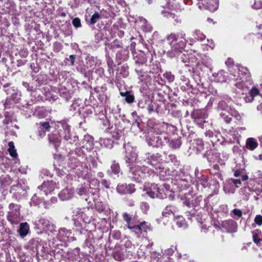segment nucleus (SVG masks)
<instances>
[{"mask_svg":"<svg viewBox=\"0 0 262 262\" xmlns=\"http://www.w3.org/2000/svg\"><path fill=\"white\" fill-rule=\"evenodd\" d=\"M181 202L185 209V213L188 220H191L195 216L197 212L196 208L204 203L205 206L207 204V199H204L202 195H196L193 192H189L181 195Z\"/></svg>","mask_w":262,"mask_h":262,"instance_id":"1","label":"nucleus"},{"mask_svg":"<svg viewBox=\"0 0 262 262\" xmlns=\"http://www.w3.org/2000/svg\"><path fill=\"white\" fill-rule=\"evenodd\" d=\"M184 33L175 34L171 33L166 36V39L170 46V49L164 50L166 55L170 58L178 56L184 51L186 45V40L185 38Z\"/></svg>","mask_w":262,"mask_h":262,"instance_id":"2","label":"nucleus"},{"mask_svg":"<svg viewBox=\"0 0 262 262\" xmlns=\"http://www.w3.org/2000/svg\"><path fill=\"white\" fill-rule=\"evenodd\" d=\"M170 127H172V126L165 123L156 125L154 127V129L157 135L151 134L146 137V141L147 144L157 148L164 146L165 142H166L165 133Z\"/></svg>","mask_w":262,"mask_h":262,"instance_id":"3","label":"nucleus"},{"mask_svg":"<svg viewBox=\"0 0 262 262\" xmlns=\"http://www.w3.org/2000/svg\"><path fill=\"white\" fill-rule=\"evenodd\" d=\"M128 167L129 168L127 174L128 178L136 182L140 183L146 176L150 175V170L144 165L141 166L135 164Z\"/></svg>","mask_w":262,"mask_h":262,"instance_id":"4","label":"nucleus"},{"mask_svg":"<svg viewBox=\"0 0 262 262\" xmlns=\"http://www.w3.org/2000/svg\"><path fill=\"white\" fill-rule=\"evenodd\" d=\"M162 157L159 153L146 152L141 157V163L150 165L162 172L164 168L161 165Z\"/></svg>","mask_w":262,"mask_h":262,"instance_id":"5","label":"nucleus"},{"mask_svg":"<svg viewBox=\"0 0 262 262\" xmlns=\"http://www.w3.org/2000/svg\"><path fill=\"white\" fill-rule=\"evenodd\" d=\"M28 186L23 180L18 181L17 184L12 185L10 189V192L12 194V197L17 201H19L24 198L27 194Z\"/></svg>","mask_w":262,"mask_h":262,"instance_id":"6","label":"nucleus"},{"mask_svg":"<svg viewBox=\"0 0 262 262\" xmlns=\"http://www.w3.org/2000/svg\"><path fill=\"white\" fill-rule=\"evenodd\" d=\"M10 83H6L3 85L4 90L8 96L6 99L5 105L7 107L13 103H17L20 100L21 93L15 87H11Z\"/></svg>","mask_w":262,"mask_h":262,"instance_id":"7","label":"nucleus"},{"mask_svg":"<svg viewBox=\"0 0 262 262\" xmlns=\"http://www.w3.org/2000/svg\"><path fill=\"white\" fill-rule=\"evenodd\" d=\"M124 148L125 162L127 164V167L135 165L138 157L136 149L131 146L129 143L124 144Z\"/></svg>","mask_w":262,"mask_h":262,"instance_id":"8","label":"nucleus"},{"mask_svg":"<svg viewBox=\"0 0 262 262\" xmlns=\"http://www.w3.org/2000/svg\"><path fill=\"white\" fill-rule=\"evenodd\" d=\"M61 127L63 129L62 136L63 138L69 143L73 144L78 141V137L71 132L70 126L65 120H62L60 122Z\"/></svg>","mask_w":262,"mask_h":262,"instance_id":"9","label":"nucleus"},{"mask_svg":"<svg viewBox=\"0 0 262 262\" xmlns=\"http://www.w3.org/2000/svg\"><path fill=\"white\" fill-rule=\"evenodd\" d=\"M165 137L166 142H165V145L167 144L168 147L173 150L180 148L182 143L181 137L175 135L169 137L166 132L165 133Z\"/></svg>","mask_w":262,"mask_h":262,"instance_id":"10","label":"nucleus"},{"mask_svg":"<svg viewBox=\"0 0 262 262\" xmlns=\"http://www.w3.org/2000/svg\"><path fill=\"white\" fill-rule=\"evenodd\" d=\"M218 114L221 118L226 123H230L232 121V117L235 118L237 120L241 119L239 113L235 108H232L230 111L227 110L223 112L218 113Z\"/></svg>","mask_w":262,"mask_h":262,"instance_id":"11","label":"nucleus"},{"mask_svg":"<svg viewBox=\"0 0 262 262\" xmlns=\"http://www.w3.org/2000/svg\"><path fill=\"white\" fill-rule=\"evenodd\" d=\"M197 4L199 8L201 9L204 8L211 12L216 11L219 7V0H198Z\"/></svg>","mask_w":262,"mask_h":262,"instance_id":"12","label":"nucleus"},{"mask_svg":"<svg viewBox=\"0 0 262 262\" xmlns=\"http://www.w3.org/2000/svg\"><path fill=\"white\" fill-rule=\"evenodd\" d=\"M99 239L98 238H95L93 233L89 231L88 233L87 238L85 240L84 246L87 247L89 249V252H94L95 249L98 247V244Z\"/></svg>","mask_w":262,"mask_h":262,"instance_id":"13","label":"nucleus"},{"mask_svg":"<svg viewBox=\"0 0 262 262\" xmlns=\"http://www.w3.org/2000/svg\"><path fill=\"white\" fill-rule=\"evenodd\" d=\"M203 157L206 158L208 162L210 164L215 162L219 163L221 165H225L220 158V154L214 150H207L204 154Z\"/></svg>","mask_w":262,"mask_h":262,"instance_id":"14","label":"nucleus"},{"mask_svg":"<svg viewBox=\"0 0 262 262\" xmlns=\"http://www.w3.org/2000/svg\"><path fill=\"white\" fill-rule=\"evenodd\" d=\"M233 100L228 96L225 97L223 99L221 100L217 104L216 111L217 113L223 112L228 110L230 111L231 109L233 108L232 106Z\"/></svg>","mask_w":262,"mask_h":262,"instance_id":"15","label":"nucleus"},{"mask_svg":"<svg viewBox=\"0 0 262 262\" xmlns=\"http://www.w3.org/2000/svg\"><path fill=\"white\" fill-rule=\"evenodd\" d=\"M39 127L38 129V132L36 136L31 135L30 138L33 139L40 140L44 137L46 135L47 132H49L51 126L49 122H40L39 123Z\"/></svg>","mask_w":262,"mask_h":262,"instance_id":"16","label":"nucleus"},{"mask_svg":"<svg viewBox=\"0 0 262 262\" xmlns=\"http://www.w3.org/2000/svg\"><path fill=\"white\" fill-rule=\"evenodd\" d=\"M135 186L133 184H119L117 185L116 190L121 194H132L136 191Z\"/></svg>","mask_w":262,"mask_h":262,"instance_id":"17","label":"nucleus"},{"mask_svg":"<svg viewBox=\"0 0 262 262\" xmlns=\"http://www.w3.org/2000/svg\"><path fill=\"white\" fill-rule=\"evenodd\" d=\"M237 223L233 220L223 221L221 225V230L223 232H235L237 231Z\"/></svg>","mask_w":262,"mask_h":262,"instance_id":"18","label":"nucleus"},{"mask_svg":"<svg viewBox=\"0 0 262 262\" xmlns=\"http://www.w3.org/2000/svg\"><path fill=\"white\" fill-rule=\"evenodd\" d=\"M80 145L82 148L85 149L88 151H91L94 147V138L89 135L84 136L83 139L81 141Z\"/></svg>","mask_w":262,"mask_h":262,"instance_id":"19","label":"nucleus"},{"mask_svg":"<svg viewBox=\"0 0 262 262\" xmlns=\"http://www.w3.org/2000/svg\"><path fill=\"white\" fill-rule=\"evenodd\" d=\"M106 173L110 177H112L113 175H115L119 177V174L122 173L119 163L115 160L112 161L110 168L107 170Z\"/></svg>","mask_w":262,"mask_h":262,"instance_id":"20","label":"nucleus"},{"mask_svg":"<svg viewBox=\"0 0 262 262\" xmlns=\"http://www.w3.org/2000/svg\"><path fill=\"white\" fill-rule=\"evenodd\" d=\"M105 45L106 46L105 48L106 51L108 49L114 52H115L116 51H118L125 48L123 46L122 40L118 39H115L111 43H105Z\"/></svg>","mask_w":262,"mask_h":262,"instance_id":"21","label":"nucleus"},{"mask_svg":"<svg viewBox=\"0 0 262 262\" xmlns=\"http://www.w3.org/2000/svg\"><path fill=\"white\" fill-rule=\"evenodd\" d=\"M74 196V190L72 188L66 187L58 193V197L61 201H68L72 199Z\"/></svg>","mask_w":262,"mask_h":262,"instance_id":"22","label":"nucleus"},{"mask_svg":"<svg viewBox=\"0 0 262 262\" xmlns=\"http://www.w3.org/2000/svg\"><path fill=\"white\" fill-rule=\"evenodd\" d=\"M55 184V183L53 181L44 182L41 185L38 187V189L40 190L44 194L47 195L48 193L54 190Z\"/></svg>","mask_w":262,"mask_h":262,"instance_id":"23","label":"nucleus"},{"mask_svg":"<svg viewBox=\"0 0 262 262\" xmlns=\"http://www.w3.org/2000/svg\"><path fill=\"white\" fill-rule=\"evenodd\" d=\"M241 184L240 179H231L226 184L225 188L227 190L228 192L233 193L235 191V188L239 187Z\"/></svg>","mask_w":262,"mask_h":262,"instance_id":"24","label":"nucleus"},{"mask_svg":"<svg viewBox=\"0 0 262 262\" xmlns=\"http://www.w3.org/2000/svg\"><path fill=\"white\" fill-rule=\"evenodd\" d=\"M262 97V95L259 93V90L255 86H252L251 89L249 91L248 95L244 97V100L246 102H251L254 100L256 97Z\"/></svg>","mask_w":262,"mask_h":262,"instance_id":"25","label":"nucleus"},{"mask_svg":"<svg viewBox=\"0 0 262 262\" xmlns=\"http://www.w3.org/2000/svg\"><path fill=\"white\" fill-rule=\"evenodd\" d=\"M12 180L11 177L7 175L5 177H2L1 178V187L2 193L4 195H6L8 193L7 188L11 184Z\"/></svg>","mask_w":262,"mask_h":262,"instance_id":"26","label":"nucleus"},{"mask_svg":"<svg viewBox=\"0 0 262 262\" xmlns=\"http://www.w3.org/2000/svg\"><path fill=\"white\" fill-rule=\"evenodd\" d=\"M174 185L181 190L187 189L190 186V182L186 178H178L172 181Z\"/></svg>","mask_w":262,"mask_h":262,"instance_id":"27","label":"nucleus"},{"mask_svg":"<svg viewBox=\"0 0 262 262\" xmlns=\"http://www.w3.org/2000/svg\"><path fill=\"white\" fill-rule=\"evenodd\" d=\"M69 161L68 162V165L72 169H75L78 168V170H80L79 167H81V162L77 159L75 156H73L70 154H68Z\"/></svg>","mask_w":262,"mask_h":262,"instance_id":"28","label":"nucleus"},{"mask_svg":"<svg viewBox=\"0 0 262 262\" xmlns=\"http://www.w3.org/2000/svg\"><path fill=\"white\" fill-rule=\"evenodd\" d=\"M148 69L147 64L136 66L135 71L137 75L141 77V80H143L144 77L148 76Z\"/></svg>","mask_w":262,"mask_h":262,"instance_id":"29","label":"nucleus"},{"mask_svg":"<svg viewBox=\"0 0 262 262\" xmlns=\"http://www.w3.org/2000/svg\"><path fill=\"white\" fill-rule=\"evenodd\" d=\"M30 97L32 102L44 101V97L41 95L40 89H34L30 93Z\"/></svg>","mask_w":262,"mask_h":262,"instance_id":"30","label":"nucleus"},{"mask_svg":"<svg viewBox=\"0 0 262 262\" xmlns=\"http://www.w3.org/2000/svg\"><path fill=\"white\" fill-rule=\"evenodd\" d=\"M134 60L136 66L146 64L147 57L144 52H140L137 55H134Z\"/></svg>","mask_w":262,"mask_h":262,"instance_id":"31","label":"nucleus"},{"mask_svg":"<svg viewBox=\"0 0 262 262\" xmlns=\"http://www.w3.org/2000/svg\"><path fill=\"white\" fill-rule=\"evenodd\" d=\"M49 142L52 144L55 149L60 145V138L58 134L51 133L48 135Z\"/></svg>","mask_w":262,"mask_h":262,"instance_id":"32","label":"nucleus"},{"mask_svg":"<svg viewBox=\"0 0 262 262\" xmlns=\"http://www.w3.org/2000/svg\"><path fill=\"white\" fill-rule=\"evenodd\" d=\"M170 188L169 185L166 184H163L162 185L160 186L159 190L156 194V198L161 199H163L166 198L167 193Z\"/></svg>","mask_w":262,"mask_h":262,"instance_id":"33","label":"nucleus"},{"mask_svg":"<svg viewBox=\"0 0 262 262\" xmlns=\"http://www.w3.org/2000/svg\"><path fill=\"white\" fill-rule=\"evenodd\" d=\"M43 194L40 190H39L38 193H35L32 196L30 204L31 206H37L40 205L42 202V198L41 196Z\"/></svg>","mask_w":262,"mask_h":262,"instance_id":"34","label":"nucleus"},{"mask_svg":"<svg viewBox=\"0 0 262 262\" xmlns=\"http://www.w3.org/2000/svg\"><path fill=\"white\" fill-rule=\"evenodd\" d=\"M30 231V227L29 224L27 222L21 223L20 224L17 232L19 233L21 238H24L27 236Z\"/></svg>","mask_w":262,"mask_h":262,"instance_id":"35","label":"nucleus"},{"mask_svg":"<svg viewBox=\"0 0 262 262\" xmlns=\"http://www.w3.org/2000/svg\"><path fill=\"white\" fill-rule=\"evenodd\" d=\"M207 116L206 111L204 110L194 109L191 113V117L193 119H206Z\"/></svg>","mask_w":262,"mask_h":262,"instance_id":"36","label":"nucleus"},{"mask_svg":"<svg viewBox=\"0 0 262 262\" xmlns=\"http://www.w3.org/2000/svg\"><path fill=\"white\" fill-rule=\"evenodd\" d=\"M223 171L221 170L218 164H214L212 168L210 170V173L214 177L215 179L223 180Z\"/></svg>","mask_w":262,"mask_h":262,"instance_id":"37","label":"nucleus"},{"mask_svg":"<svg viewBox=\"0 0 262 262\" xmlns=\"http://www.w3.org/2000/svg\"><path fill=\"white\" fill-rule=\"evenodd\" d=\"M178 211V208L174 205H168L167 206L163 211H162V214L163 216L167 217L170 214H174Z\"/></svg>","mask_w":262,"mask_h":262,"instance_id":"38","label":"nucleus"},{"mask_svg":"<svg viewBox=\"0 0 262 262\" xmlns=\"http://www.w3.org/2000/svg\"><path fill=\"white\" fill-rule=\"evenodd\" d=\"M160 186L158 184L152 183L150 185V187L146 189V193L151 198H156L157 193L159 190Z\"/></svg>","mask_w":262,"mask_h":262,"instance_id":"39","label":"nucleus"},{"mask_svg":"<svg viewBox=\"0 0 262 262\" xmlns=\"http://www.w3.org/2000/svg\"><path fill=\"white\" fill-rule=\"evenodd\" d=\"M29 247L33 251L38 252L39 248L42 247L41 240L39 238L31 239L28 243Z\"/></svg>","mask_w":262,"mask_h":262,"instance_id":"40","label":"nucleus"},{"mask_svg":"<svg viewBox=\"0 0 262 262\" xmlns=\"http://www.w3.org/2000/svg\"><path fill=\"white\" fill-rule=\"evenodd\" d=\"M36 225L37 226V228L42 229L43 231L52 223L48 220L43 217L39 218L37 221H36Z\"/></svg>","mask_w":262,"mask_h":262,"instance_id":"41","label":"nucleus"},{"mask_svg":"<svg viewBox=\"0 0 262 262\" xmlns=\"http://www.w3.org/2000/svg\"><path fill=\"white\" fill-rule=\"evenodd\" d=\"M104 69L99 66L95 67L91 70V76L92 78L98 79L101 77L103 74Z\"/></svg>","mask_w":262,"mask_h":262,"instance_id":"42","label":"nucleus"},{"mask_svg":"<svg viewBox=\"0 0 262 262\" xmlns=\"http://www.w3.org/2000/svg\"><path fill=\"white\" fill-rule=\"evenodd\" d=\"M20 213H8L7 220L12 225H17L20 222Z\"/></svg>","mask_w":262,"mask_h":262,"instance_id":"43","label":"nucleus"},{"mask_svg":"<svg viewBox=\"0 0 262 262\" xmlns=\"http://www.w3.org/2000/svg\"><path fill=\"white\" fill-rule=\"evenodd\" d=\"M93 111V108L91 105L80 107L78 110L79 115L84 118L87 117L89 115L92 114Z\"/></svg>","mask_w":262,"mask_h":262,"instance_id":"44","label":"nucleus"},{"mask_svg":"<svg viewBox=\"0 0 262 262\" xmlns=\"http://www.w3.org/2000/svg\"><path fill=\"white\" fill-rule=\"evenodd\" d=\"M213 76L215 80L219 82H226L228 77V73L224 70L219 71L215 75H213Z\"/></svg>","mask_w":262,"mask_h":262,"instance_id":"45","label":"nucleus"},{"mask_svg":"<svg viewBox=\"0 0 262 262\" xmlns=\"http://www.w3.org/2000/svg\"><path fill=\"white\" fill-rule=\"evenodd\" d=\"M59 94L60 97L63 98L66 101H68L72 98L70 91L64 86H61L59 89Z\"/></svg>","mask_w":262,"mask_h":262,"instance_id":"46","label":"nucleus"},{"mask_svg":"<svg viewBox=\"0 0 262 262\" xmlns=\"http://www.w3.org/2000/svg\"><path fill=\"white\" fill-rule=\"evenodd\" d=\"M71 232L70 230L65 228H61L59 229L57 237L60 241L64 240V237H68L71 235Z\"/></svg>","mask_w":262,"mask_h":262,"instance_id":"47","label":"nucleus"},{"mask_svg":"<svg viewBox=\"0 0 262 262\" xmlns=\"http://www.w3.org/2000/svg\"><path fill=\"white\" fill-rule=\"evenodd\" d=\"M74 259L77 262H86L89 260L86 257L84 256L82 253H80L78 249H76L74 251Z\"/></svg>","mask_w":262,"mask_h":262,"instance_id":"48","label":"nucleus"},{"mask_svg":"<svg viewBox=\"0 0 262 262\" xmlns=\"http://www.w3.org/2000/svg\"><path fill=\"white\" fill-rule=\"evenodd\" d=\"M246 147L251 150H253L258 146L256 140L253 138H249L246 140Z\"/></svg>","mask_w":262,"mask_h":262,"instance_id":"49","label":"nucleus"},{"mask_svg":"<svg viewBox=\"0 0 262 262\" xmlns=\"http://www.w3.org/2000/svg\"><path fill=\"white\" fill-rule=\"evenodd\" d=\"M120 94L121 96L125 97V100L128 103H132L135 100V97L130 91L120 92Z\"/></svg>","mask_w":262,"mask_h":262,"instance_id":"50","label":"nucleus"},{"mask_svg":"<svg viewBox=\"0 0 262 262\" xmlns=\"http://www.w3.org/2000/svg\"><path fill=\"white\" fill-rule=\"evenodd\" d=\"M47 115V111L43 107L37 106L35 108L33 115L40 118H45Z\"/></svg>","mask_w":262,"mask_h":262,"instance_id":"51","label":"nucleus"},{"mask_svg":"<svg viewBox=\"0 0 262 262\" xmlns=\"http://www.w3.org/2000/svg\"><path fill=\"white\" fill-rule=\"evenodd\" d=\"M129 52L126 48L120 50L116 53V58L120 60H125L128 58Z\"/></svg>","mask_w":262,"mask_h":262,"instance_id":"52","label":"nucleus"},{"mask_svg":"<svg viewBox=\"0 0 262 262\" xmlns=\"http://www.w3.org/2000/svg\"><path fill=\"white\" fill-rule=\"evenodd\" d=\"M99 142L101 146L111 149L113 146V141L110 138L100 139Z\"/></svg>","mask_w":262,"mask_h":262,"instance_id":"53","label":"nucleus"},{"mask_svg":"<svg viewBox=\"0 0 262 262\" xmlns=\"http://www.w3.org/2000/svg\"><path fill=\"white\" fill-rule=\"evenodd\" d=\"M110 133L113 138L115 140H119L122 135V132L117 127H111L109 128Z\"/></svg>","mask_w":262,"mask_h":262,"instance_id":"54","label":"nucleus"},{"mask_svg":"<svg viewBox=\"0 0 262 262\" xmlns=\"http://www.w3.org/2000/svg\"><path fill=\"white\" fill-rule=\"evenodd\" d=\"M196 181L198 184L201 185L204 188L209 186L208 178L205 174L200 176V177L196 179Z\"/></svg>","mask_w":262,"mask_h":262,"instance_id":"55","label":"nucleus"},{"mask_svg":"<svg viewBox=\"0 0 262 262\" xmlns=\"http://www.w3.org/2000/svg\"><path fill=\"white\" fill-rule=\"evenodd\" d=\"M238 68L239 72H242L247 78H249V79L247 80V83L251 85V80L250 78V73L249 70L246 67H244L240 65L238 66Z\"/></svg>","mask_w":262,"mask_h":262,"instance_id":"56","label":"nucleus"},{"mask_svg":"<svg viewBox=\"0 0 262 262\" xmlns=\"http://www.w3.org/2000/svg\"><path fill=\"white\" fill-rule=\"evenodd\" d=\"M159 104L156 102L150 101L149 100V102L147 105V110L149 114L153 113L156 111L158 113V108Z\"/></svg>","mask_w":262,"mask_h":262,"instance_id":"57","label":"nucleus"},{"mask_svg":"<svg viewBox=\"0 0 262 262\" xmlns=\"http://www.w3.org/2000/svg\"><path fill=\"white\" fill-rule=\"evenodd\" d=\"M177 225L179 228H186L187 226L185 219L182 216H177L175 219Z\"/></svg>","mask_w":262,"mask_h":262,"instance_id":"58","label":"nucleus"},{"mask_svg":"<svg viewBox=\"0 0 262 262\" xmlns=\"http://www.w3.org/2000/svg\"><path fill=\"white\" fill-rule=\"evenodd\" d=\"M20 206L19 205L15 204V203H10L9 205V211H8V213H20Z\"/></svg>","mask_w":262,"mask_h":262,"instance_id":"59","label":"nucleus"},{"mask_svg":"<svg viewBox=\"0 0 262 262\" xmlns=\"http://www.w3.org/2000/svg\"><path fill=\"white\" fill-rule=\"evenodd\" d=\"M8 151L10 155L14 158H16L17 157V154L16 150L15 148L14 144L13 141H10L8 143Z\"/></svg>","mask_w":262,"mask_h":262,"instance_id":"60","label":"nucleus"},{"mask_svg":"<svg viewBox=\"0 0 262 262\" xmlns=\"http://www.w3.org/2000/svg\"><path fill=\"white\" fill-rule=\"evenodd\" d=\"M87 192L88 188L83 185L76 189V193L80 196H83V199L86 201H88V198H86L87 196Z\"/></svg>","mask_w":262,"mask_h":262,"instance_id":"61","label":"nucleus"},{"mask_svg":"<svg viewBox=\"0 0 262 262\" xmlns=\"http://www.w3.org/2000/svg\"><path fill=\"white\" fill-rule=\"evenodd\" d=\"M101 18L100 14L99 12L96 11L91 16L88 22L89 25H93L96 24Z\"/></svg>","mask_w":262,"mask_h":262,"instance_id":"62","label":"nucleus"},{"mask_svg":"<svg viewBox=\"0 0 262 262\" xmlns=\"http://www.w3.org/2000/svg\"><path fill=\"white\" fill-rule=\"evenodd\" d=\"M27 62L25 59H17L16 61L12 60V68L14 70H16L17 68L25 65Z\"/></svg>","mask_w":262,"mask_h":262,"instance_id":"63","label":"nucleus"},{"mask_svg":"<svg viewBox=\"0 0 262 262\" xmlns=\"http://www.w3.org/2000/svg\"><path fill=\"white\" fill-rule=\"evenodd\" d=\"M104 37V34L102 31L101 30H97L95 33L94 41L96 43H98L101 41Z\"/></svg>","mask_w":262,"mask_h":262,"instance_id":"64","label":"nucleus"}]
</instances>
